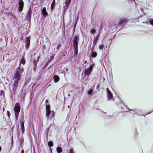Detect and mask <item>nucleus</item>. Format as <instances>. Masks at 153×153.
<instances>
[{"label": "nucleus", "instance_id": "obj_41", "mask_svg": "<svg viewBox=\"0 0 153 153\" xmlns=\"http://www.w3.org/2000/svg\"><path fill=\"white\" fill-rule=\"evenodd\" d=\"M131 0V1H135V0Z\"/></svg>", "mask_w": 153, "mask_h": 153}, {"label": "nucleus", "instance_id": "obj_31", "mask_svg": "<svg viewBox=\"0 0 153 153\" xmlns=\"http://www.w3.org/2000/svg\"><path fill=\"white\" fill-rule=\"evenodd\" d=\"M46 105H49L47 103L48 102V100H46L45 101Z\"/></svg>", "mask_w": 153, "mask_h": 153}, {"label": "nucleus", "instance_id": "obj_5", "mask_svg": "<svg viewBox=\"0 0 153 153\" xmlns=\"http://www.w3.org/2000/svg\"><path fill=\"white\" fill-rule=\"evenodd\" d=\"M14 109L15 111V118L17 120L18 119L19 113L20 110V106H15Z\"/></svg>", "mask_w": 153, "mask_h": 153}, {"label": "nucleus", "instance_id": "obj_12", "mask_svg": "<svg viewBox=\"0 0 153 153\" xmlns=\"http://www.w3.org/2000/svg\"><path fill=\"white\" fill-rule=\"evenodd\" d=\"M127 20L126 19H120L119 21V24L121 26L123 25L126 23Z\"/></svg>", "mask_w": 153, "mask_h": 153}, {"label": "nucleus", "instance_id": "obj_3", "mask_svg": "<svg viewBox=\"0 0 153 153\" xmlns=\"http://www.w3.org/2000/svg\"><path fill=\"white\" fill-rule=\"evenodd\" d=\"M79 40V37L77 36H75L73 40V46L75 49V54L74 56L75 57L76 56L78 53V45Z\"/></svg>", "mask_w": 153, "mask_h": 153}, {"label": "nucleus", "instance_id": "obj_29", "mask_svg": "<svg viewBox=\"0 0 153 153\" xmlns=\"http://www.w3.org/2000/svg\"><path fill=\"white\" fill-rule=\"evenodd\" d=\"M4 94V91L3 90H1L0 93V95H3Z\"/></svg>", "mask_w": 153, "mask_h": 153}, {"label": "nucleus", "instance_id": "obj_20", "mask_svg": "<svg viewBox=\"0 0 153 153\" xmlns=\"http://www.w3.org/2000/svg\"><path fill=\"white\" fill-rule=\"evenodd\" d=\"M138 12L140 15V17H142L144 14L142 9L141 8L140 9V10H138Z\"/></svg>", "mask_w": 153, "mask_h": 153}, {"label": "nucleus", "instance_id": "obj_13", "mask_svg": "<svg viewBox=\"0 0 153 153\" xmlns=\"http://www.w3.org/2000/svg\"><path fill=\"white\" fill-rule=\"evenodd\" d=\"M42 13L43 15V17L44 18H45L48 15V13L46 11L45 7H44L43 8L42 11Z\"/></svg>", "mask_w": 153, "mask_h": 153}, {"label": "nucleus", "instance_id": "obj_35", "mask_svg": "<svg viewBox=\"0 0 153 153\" xmlns=\"http://www.w3.org/2000/svg\"><path fill=\"white\" fill-rule=\"evenodd\" d=\"M1 146H0V152L1 151Z\"/></svg>", "mask_w": 153, "mask_h": 153}, {"label": "nucleus", "instance_id": "obj_45", "mask_svg": "<svg viewBox=\"0 0 153 153\" xmlns=\"http://www.w3.org/2000/svg\"><path fill=\"white\" fill-rule=\"evenodd\" d=\"M135 4H136V2H135Z\"/></svg>", "mask_w": 153, "mask_h": 153}, {"label": "nucleus", "instance_id": "obj_43", "mask_svg": "<svg viewBox=\"0 0 153 153\" xmlns=\"http://www.w3.org/2000/svg\"><path fill=\"white\" fill-rule=\"evenodd\" d=\"M70 95L69 94H68V96H69Z\"/></svg>", "mask_w": 153, "mask_h": 153}, {"label": "nucleus", "instance_id": "obj_9", "mask_svg": "<svg viewBox=\"0 0 153 153\" xmlns=\"http://www.w3.org/2000/svg\"><path fill=\"white\" fill-rule=\"evenodd\" d=\"M99 36L100 33H99L97 36L94 37L93 40V45L94 46H95L97 43Z\"/></svg>", "mask_w": 153, "mask_h": 153}, {"label": "nucleus", "instance_id": "obj_39", "mask_svg": "<svg viewBox=\"0 0 153 153\" xmlns=\"http://www.w3.org/2000/svg\"><path fill=\"white\" fill-rule=\"evenodd\" d=\"M69 106H70L68 105V106L67 107H68V108H69Z\"/></svg>", "mask_w": 153, "mask_h": 153}, {"label": "nucleus", "instance_id": "obj_10", "mask_svg": "<svg viewBox=\"0 0 153 153\" xmlns=\"http://www.w3.org/2000/svg\"><path fill=\"white\" fill-rule=\"evenodd\" d=\"M30 36L28 37L26 39V42H25V48L26 49H27L28 48L30 44Z\"/></svg>", "mask_w": 153, "mask_h": 153}, {"label": "nucleus", "instance_id": "obj_36", "mask_svg": "<svg viewBox=\"0 0 153 153\" xmlns=\"http://www.w3.org/2000/svg\"><path fill=\"white\" fill-rule=\"evenodd\" d=\"M81 106V107H80V106H79V109H80V108H81H81H82V106Z\"/></svg>", "mask_w": 153, "mask_h": 153}, {"label": "nucleus", "instance_id": "obj_42", "mask_svg": "<svg viewBox=\"0 0 153 153\" xmlns=\"http://www.w3.org/2000/svg\"><path fill=\"white\" fill-rule=\"evenodd\" d=\"M68 71V69H67V70H66V71Z\"/></svg>", "mask_w": 153, "mask_h": 153}, {"label": "nucleus", "instance_id": "obj_14", "mask_svg": "<svg viewBox=\"0 0 153 153\" xmlns=\"http://www.w3.org/2000/svg\"><path fill=\"white\" fill-rule=\"evenodd\" d=\"M32 10L31 8H30L28 11V13L27 14V18L30 19L32 14Z\"/></svg>", "mask_w": 153, "mask_h": 153}, {"label": "nucleus", "instance_id": "obj_32", "mask_svg": "<svg viewBox=\"0 0 153 153\" xmlns=\"http://www.w3.org/2000/svg\"><path fill=\"white\" fill-rule=\"evenodd\" d=\"M153 112V109L151 111H149V113L148 114H149L151 113V112Z\"/></svg>", "mask_w": 153, "mask_h": 153}, {"label": "nucleus", "instance_id": "obj_17", "mask_svg": "<svg viewBox=\"0 0 153 153\" xmlns=\"http://www.w3.org/2000/svg\"><path fill=\"white\" fill-rule=\"evenodd\" d=\"M91 55L92 57L94 58L97 56V53L96 52L92 51L91 52Z\"/></svg>", "mask_w": 153, "mask_h": 153}, {"label": "nucleus", "instance_id": "obj_37", "mask_svg": "<svg viewBox=\"0 0 153 153\" xmlns=\"http://www.w3.org/2000/svg\"><path fill=\"white\" fill-rule=\"evenodd\" d=\"M3 111H4V108H3Z\"/></svg>", "mask_w": 153, "mask_h": 153}, {"label": "nucleus", "instance_id": "obj_25", "mask_svg": "<svg viewBox=\"0 0 153 153\" xmlns=\"http://www.w3.org/2000/svg\"><path fill=\"white\" fill-rule=\"evenodd\" d=\"M149 23L153 26V19H150L149 20Z\"/></svg>", "mask_w": 153, "mask_h": 153}, {"label": "nucleus", "instance_id": "obj_16", "mask_svg": "<svg viewBox=\"0 0 153 153\" xmlns=\"http://www.w3.org/2000/svg\"><path fill=\"white\" fill-rule=\"evenodd\" d=\"M122 111L123 112H126L129 111L128 107V106H122L121 107Z\"/></svg>", "mask_w": 153, "mask_h": 153}, {"label": "nucleus", "instance_id": "obj_38", "mask_svg": "<svg viewBox=\"0 0 153 153\" xmlns=\"http://www.w3.org/2000/svg\"><path fill=\"white\" fill-rule=\"evenodd\" d=\"M59 46V45L57 47V48H58V47Z\"/></svg>", "mask_w": 153, "mask_h": 153}, {"label": "nucleus", "instance_id": "obj_27", "mask_svg": "<svg viewBox=\"0 0 153 153\" xmlns=\"http://www.w3.org/2000/svg\"><path fill=\"white\" fill-rule=\"evenodd\" d=\"M54 56H51L48 59V62H50L54 58Z\"/></svg>", "mask_w": 153, "mask_h": 153}, {"label": "nucleus", "instance_id": "obj_1", "mask_svg": "<svg viewBox=\"0 0 153 153\" xmlns=\"http://www.w3.org/2000/svg\"><path fill=\"white\" fill-rule=\"evenodd\" d=\"M25 63V60L24 57H22L21 59L19 65V68L15 71L13 75V90L15 92L17 90L18 87L19 82L21 78L22 74L24 71V69L23 68H20L21 64L24 65Z\"/></svg>", "mask_w": 153, "mask_h": 153}, {"label": "nucleus", "instance_id": "obj_4", "mask_svg": "<svg viewBox=\"0 0 153 153\" xmlns=\"http://www.w3.org/2000/svg\"><path fill=\"white\" fill-rule=\"evenodd\" d=\"M46 117L48 119L51 117H54V114L53 111H52L50 110V106H46Z\"/></svg>", "mask_w": 153, "mask_h": 153}, {"label": "nucleus", "instance_id": "obj_23", "mask_svg": "<svg viewBox=\"0 0 153 153\" xmlns=\"http://www.w3.org/2000/svg\"><path fill=\"white\" fill-rule=\"evenodd\" d=\"M104 47V45L103 44L100 45L98 46V48L100 50H102Z\"/></svg>", "mask_w": 153, "mask_h": 153}, {"label": "nucleus", "instance_id": "obj_18", "mask_svg": "<svg viewBox=\"0 0 153 153\" xmlns=\"http://www.w3.org/2000/svg\"><path fill=\"white\" fill-rule=\"evenodd\" d=\"M96 31V29L94 28H93L91 29L90 32L91 34H94Z\"/></svg>", "mask_w": 153, "mask_h": 153}, {"label": "nucleus", "instance_id": "obj_8", "mask_svg": "<svg viewBox=\"0 0 153 153\" xmlns=\"http://www.w3.org/2000/svg\"><path fill=\"white\" fill-rule=\"evenodd\" d=\"M21 129L22 131V133L24 132L25 131V127H24V118L22 117L21 119Z\"/></svg>", "mask_w": 153, "mask_h": 153}, {"label": "nucleus", "instance_id": "obj_34", "mask_svg": "<svg viewBox=\"0 0 153 153\" xmlns=\"http://www.w3.org/2000/svg\"><path fill=\"white\" fill-rule=\"evenodd\" d=\"M87 61H85V62H84V63H85V64H86V63H87Z\"/></svg>", "mask_w": 153, "mask_h": 153}, {"label": "nucleus", "instance_id": "obj_22", "mask_svg": "<svg viewBox=\"0 0 153 153\" xmlns=\"http://www.w3.org/2000/svg\"><path fill=\"white\" fill-rule=\"evenodd\" d=\"M56 151L58 153H60L62 152V150L60 147H58L56 148Z\"/></svg>", "mask_w": 153, "mask_h": 153}, {"label": "nucleus", "instance_id": "obj_46", "mask_svg": "<svg viewBox=\"0 0 153 153\" xmlns=\"http://www.w3.org/2000/svg\"><path fill=\"white\" fill-rule=\"evenodd\" d=\"M135 4H136V2H135Z\"/></svg>", "mask_w": 153, "mask_h": 153}, {"label": "nucleus", "instance_id": "obj_40", "mask_svg": "<svg viewBox=\"0 0 153 153\" xmlns=\"http://www.w3.org/2000/svg\"><path fill=\"white\" fill-rule=\"evenodd\" d=\"M39 56H38V59H39Z\"/></svg>", "mask_w": 153, "mask_h": 153}, {"label": "nucleus", "instance_id": "obj_6", "mask_svg": "<svg viewBox=\"0 0 153 153\" xmlns=\"http://www.w3.org/2000/svg\"><path fill=\"white\" fill-rule=\"evenodd\" d=\"M107 98L108 100H114L112 94L108 88L106 89Z\"/></svg>", "mask_w": 153, "mask_h": 153}, {"label": "nucleus", "instance_id": "obj_44", "mask_svg": "<svg viewBox=\"0 0 153 153\" xmlns=\"http://www.w3.org/2000/svg\"><path fill=\"white\" fill-rule=\"evenodd\" d=\"M65 55H63V56H65Z\"/></svg>", "mask_w": 153, "mask_h": 153}, {"label": "nucleus", "instance_id": "obj_11", "mask_svg": "<svg viewBox=\"0 0 153 153\" xmlns=\"http://www.w3.org/2000/svg\"><path fill=\"white\" fill-rule=\"evenodd\" d=\"M71 0H66L65 3V5L64 7V9L65 10L67 9L69 6Z\"/></svg>", "mask_w": 153, "mask_h": 153}, {"label": "nucleus", "instance_id": "obj_19", "mask_svg": "<svg viewBox=\"0 0 153 153\" xmlns=\"http://www.w3.org/2000/svg\"><path fill=\"white\" fill-rule=\"evenodd\" d=\"M93 90L92 88H90L87 92L88 94L90 95H93Z\"/></svg>", "mask_w": 153, "mask_h": 153}, {"label": "nucleus", "instance_id": "obj_24", "mask_svg": "<svg viewBox=\"0 0 153 153\" xmlns=\"http://www.w3.org/2000/svg\"><path fill=\"white\" fill-rule=\"evenodd\" d=\"M48 145L49 146H52L53 145V143L52 142L50 141L48 142Z\"/></svg>", "mask_w": 153, "mask_h": 153}, {"label": "nucleus", "instance_id": "obj_15", "mask_svg": "<svg viewBox=\"0 0 153 153\" xmlns=\"http://www.w3.org/2000/svg\"><path fill=\"white\" fill-rule=\"evenodd\" d=\"M54 82L55 83L58 82L59 80V77L57 75H55L53 76Z\"/></svg>", "mask_w": 153, "mask_h": 153}, {"label": "nucleus", "instance_id": "obj_33", "mask_svg": "<svg viewBox=\"0 0 153 153\" xmlns=\"http://www.w3.org/2000/svg\"><path fill=\"white\" fill-rule=\"evenodd\" d=\"M24 151L23 149L22 151V152H21V153H24Z\"/></svg>", "mask_w": 153, "mask_h": 153}, {"label": "nucleus", "instance_id": "obj_28", "mask_svg": "<svg viewBox=\"0 0 153 153\" xmlns=\"http://www.w3.org/2000/svg\"><path fill=\"white\" fill-rule=\"evenodd\" d=\"M12 17L13 18V19H15L16 20L17 19L16 18V16L15 15H12Z\"/></svg>", "mask_w": 153, "mask_h": 153}, {"label": "nucleus", "instance_id": "obj_26", "mask_svg": "<svg viewBox=\"0 0 153 153\" xmlns=\"http://www.w3.org/2000/svg\"><path fill=\"white\" fill-rule=\"evenodd\" d=\"M69 153H74V149L72 148L70 149Z\"/></svg>", "mask_w": 153, "mask_h": 153}, {"label": "nucleus", "instance_id": "obj_21", "mask_svg": "<svg viewBox=\"0 0 153 153\" xmlns=\"http://www.w3.org/2000/svg\"><path fill=\"white\" fill-rule=\"evenodd\" d=\"M55 4V0H53V2H52L51 6V9H53L54 8V5Z\"/></svg>", "mask_w": 153, "mask_h": 153}, {"label": "nucleus", "instance_id": "obj_2", "mask_svg": "<svg viewBox=\"0 0 153 153\" xmlns=\"http://www.w3.org/2000/svg\"><path fill=\"white\" fill-rule=\"evenodd\" d=\"M93 68V66L90 63L89 67L85 69L84 71L82 73V75H84V77H87V78H88L89 76L90 75L92 72Z\"/></svg>", "mask_w": 153, "mask_h": 153}, {"label": "nucleus", "instance_id": "obj_30", "mask_svg": "<svg viewBox=\"0 0 153 153\" xmlns=\"http://www.w3.org/2000/svg\"><path fill=\"white\" fill-rule=\"evenodd\" d=\"M7 115L8 117H10V112L9 111H7Z\"/></svg>", "mask_w": 153, "mask_h": 153}, {"label": "nucleus", "instance_id": "obj_7", "mask_svg": "<svg viewBox=\"0 0 153 153\" xmlns=\"http://www.w3.org/2000/svg\"><path fill=\"white\" fill-rule=\"evenodd\" d=\"M19 7L18 10L19 12H21L23 10L24 7V2L22 0H19L18 2Z\"/></svg>", "mask_w": 153, "mask_h": 153}]
</instances>
